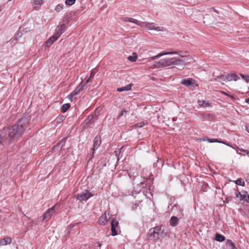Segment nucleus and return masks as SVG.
<instances>
[{
	"instance_id": "nucleus-1",
	"label": "nucleus",
	"mask_w": 249,
	"mask_h": 249,
	"mask_svg": "<svg viewBox=\"0 0 249 249\" xmlns=\"http://www.w3.org/2000/svg\"><path fill=\"white\" fill-rule=\"evenodd\" d=\"M29 124L28 119L22 118L8 129L4 128L2 130V132L6 134L3 136L7 143L14 142L21 139L25 129L27 128Z\"/></svg>"
},
{
	"instance_id": "nucleus-2",
	"label": "nucleus",
	"mask_w": 249,
	"mask_h": 249,
	"mask_svg": "<svg viewBox=\"0 0 249 249\" xmlns=\"http://www.w3.org/2000/svg\"><path fill=\"white\" fill-rule=\"evenodd\" d=\"M167 235V231L164 228L162 229L161 226H156L151 228L147 234V239L155 241H158L160 238H164Z\"/></svg>"
},
{
	"instance_id": "nucleus-3",
	"label": "nucleus",
	"mask_w": 249,
	"mask_h": 249,
	"mask_svg": "<svg viewBox=\"0 0 249 249\" xmlns=\"http://www.w3.org/2000/svg\"><path fill=\"white\" fill-rule=\"evenodd\" d=\"M156 24L155 23H149L147 22H143L139 21L138 26H141V27L145 28L148 30H155L157 31H163L162 27L160 26H156Z\"/></svg>"
},
{
	"instance_id": "nucleus-4",
	"label": "nucleus",
	"mask_w": 249,
	"mask_h": 249,
	"mask_svg": "<svg viewBox=\"0 0 249 249\" xmlns=\"http://www.w3.org/2000/svg\"><path fill=\"white\" fill-rule=\"evenodd\" d=\"M60 205L58 204H55L53 207L48 209L44 214L43 218H49L55 216V214L59 212Z\"/></svg>"
},
{
	"instance_id": "nucleus-5",
	"label": "nucleus",
	"mask_w": 249,
	"mask_h": 249,
	"mask_svg": "<svg viewBox=\"0 0 249 249\" xmlns=\"http://www.w3.org/2000/svg\"><path fill=\"white\" fill-rule=\"evenodd\" d=\"M174 58H167L160 59L158 63L159 67H166L174 65Z\"/></svg>"
},
{
	"instance_id": "nucleus-6",
	"label": "nucleus",
	"mask_w": 249,
	"mask_h": 249,
	"mask_svg": "<svg viewBox=\"0 0 249 249\" xmlns=\"http://www.w3.org/2000/svg\"><path fill=\"white\" fill-rule=\"evenodd\" d=\"M93 195L87 190H84L82 193L78 194L76 195V199L80 201H86L90 197H92Z\"/></svg>"
},
{
	"instance_id": "nucleus-7",
	"label": "nucleus",
	"mask_w": 249,
	"mask_h": 249,
	"mask_svg": "<svg viewBox=\"0 0 249 249\" xmlns=\"http://www.w3.org/2000/svg\"><path fill=\"white\" fill-rule=\"evenodd\" d=\"M171 213L173 214V215L171 216V218H178V216L180 217L183 215L182 210L179 206L177 204L174 205L171 210Z\"/></svg>"
},
{
	"instance_id": "nucleus-8",
	"label": "nucleus",
	"mask_w": 249,
	"mask_h": 249,
	"mask_svg": "<svg viewBox=\"0 0 249 249\" xmlns=\"http://www.w3.org/2000/svg\"><path fill=\"white\" fill-rule=\"evenodd\" d=\"M181 84L189 88H195L198 86L195 80L192 78L183 79L182 80Z\"/></svg>"
},
{
	"instance_id": "nucleus-9",
	"label": "nucleus",
	"mask_w": 249,
	"mask_h": 249,
	"mask_svg": "<svg viewBox=\"0 0 249 249\" xmlns=\"http://www.w3.org/2000/svg\"><path fill=\"white\" fill-rule=\"evenodd\" d=\"M111 235L112 236H115L118 234L117 230L119 228V222L117 219H112L111 222Z\"/></svg>"
},
{
	"instance_id": "nucleus-10",
	"label": "nucleus",
	"mask_w": 249,
	"mask_h": 249,
	"mask_svg": "<svg viewBox=\"0 0 249 249\" xmlns=\"http://www.w3.org/2000/svg\"><path fill=\"white\" fill-rule=\"evenodd\" d=\"M236 197H240V200H243L244 202L249 203V195L246 191H243L242 192H237L235 193Z\"/></svg>"
},
{
	"instance_id": "nucleus-11",
	"label": "nucleus",
	"mask_w": 249,
	"mask_h": 249,
	"mask_svg": "<svg viewBox=\"0 0 249 249\" xmlns=\"http://www.w3.org/2000/svg\"><path fill=\"white\" fill-rule=\"evenodd\" d=\"M65 24L64 23H60L55 30V32L54 33L56 37H59V36L65 32Z\"/></svg>"
},
{
	"instance_id": "nucleus-12",
	"label": "nucleus",
	"mask_w": 249,
	"mask_h": 249,
	"mask_svg": "<svg viewBox=\"0 0 249 249\" xmlns=\"http://www.w3.org/2000/svg\"><path fill=\"white\" fill-rule=\"evenodd\" d=\"M182 59H177L174 58V65H181L184 64L186 62H190L191 58L190 56H182Z\"/></svg>"
},
{
	"instance_id": "nucleus-13",
	"label": "nucleus",
	"mask_w": 249,
	"mask_h": 249,
	"mask_svg": "<svg viewBox=\"0 0 249 249\" xmlns=\"http://www.w3.org/2000/svg\"><path fill=\"white\" fill-rule=\"evenodd\" d=\"M101 143V141L100 136H97L96 137H95L93 140V147L91 149V150L92 151V155H93V154H94L95 150L98 148V147L100 146Z\"/></svg>"
},
{
	"instance_id": "nucleus-14",
	"label": "nucleus",
	"mask_w": 249,
	"mask_h": 249,
	"mask_svg": "<svg viewBox=\"0 0 249 249\" xmlns=\"http://www.w3.org/2000/svg\"><path fill=\"white\" fill-rule=\"evenodd\" d=\"M66 141V139H63L60 141L57 142V143L54 145L53 147V151L61 150L63 147L64 146Z\"/></svg>"
},
{
	"instance_id": "nucleus-15",
	"label": "nucleus",
	"mask_w": 249,
	"mask_h": 249,
	"mask_svg": "<svg viewBox=\"0 0 249 249\" xmlns=\"http://www.w3.org/2000/svg\"><path fill=\"white\" fill-rule=\"evenodd\" d=\"M59 37H56L55 35L54 34L53 36L50 37L45 42V44L46 47L50 46Z\"/></svg>"
},
{
	"instance_id": "nucleus-16",
	"label": "nucleus",
	"mask_w": 249,
	"mask_h": 249,
	"mask_svg": "<svg viewBox=\"0 0 249 249\" xmlns=\"http://www.w3.org/2000/svg\"><path fill=\"white\" fill-rule=\"evenodd\" d=\"M177 52H165V53H160L155 56L151 57V59L152 60H155V59H157L160 58V57H161L163 55H164L177 54Z\"/></svg>"
},
{
	"instance_id": "nucleus-17",
	"label": "nucleus",
	"mask_w": 249,
	"mask_h": 249,
	"mask_svg": "<svg viewBox=\"0 0 249 249\" xmlns=\"http://www.w3.org/2000/svg\"><path fill=\"white\" fill-rule=\"evenodd\" d=\"M121 19L122 21H124V22H130L132 23H134L135 24L138 25L139 23V20H138L136 19L133 18H130L128 17H121Z\"/></svg>"
},
{
	"instance_id": "nucleus-18",
	"label": "nucleus",
	"mask_w": 249,
	"mask_h": 249,
	"mask_svg": "<svg viewBox=\"0 0 249 249\" xmlns=\"http://www.w3.org/2000/svg\"><path fill=\"white\" fill-rule=\"evenodd\" d=\"M94 121V115H91L89 116L84 121L85 124L87 125H89L92 124Z\"/></svg>"
},
{
	"instance_id": "nucleus-19",
	"label": "nucleus",
	"mask_w": 249,
	"mask_h": 249,
	"mask_svg": "<svg viewBox=\"0 0 249 249\" xmlns=\"http://www.w3.org/2000/svg\"><path fill=\"white\" fill-rule=\"evenodd\" d=\"M240 78L235 73H231L227 74V80L229 81H231L232 80L236 81L239 79Z\"/></svg>"
},
{
	"instance_id": "nucleus-20",
	"label": "nucleus",
	"mask_w": 249,
	"mask_h": 249,
	"mask_svg": "<svg viewBox=\"0 0 249 249\" xmlns=\"http://www.w3.org/2000/svg\"><path fill=\"white\" fill-rule=\"evenodd\" d=\"M132 86L133 84H129L126 86L118 88L117 90L119 92H122L123 91H129L131 90Z\"/></svg>"
},
{
	"instance_id": "nucleus-21",
	"label": "nucleus",
	"mask_w": 249,
	"mask_h": 249,
	"mask_svg": "<svg viewBox=\"0 0 249 249\" xmlns=\"http://www.w3.org/2000/svg\"><path fill=\"white\" fill-rule=\"evenodd\" d=\"M4 135H6V133H4L3 132H2L1 130L0 131V147L1 146H3L6 144H7V142L5 141V140L3 136H5Z\"/></svg>"
},
{
	"instance_id": "nucleus-22",
	"label": "nucleus",
	"mask_w": 249,
	"mask_h": 249,
	"mask_svg": "<svg viewBox=\"0 0 249 249\" xmlns=\"http://www.w3.org/2000/svg\"><path fill=\"white\" fill-rule=\"evenodd\" d=\"M12 242V239L9 237H5L3 240L0 241V245L4 246L10 244Z\"/></svg>"
},
{
	"instance_id": "nucleus-23",
	"label": "nucleus",
	"mask_w": 249,
	"mask_h": 249,
	"mask_svg": "<svg viewBox=\"0 0 249 249\" xmlns=\"http://www.w3.org/2000/svg\"><path fill=\"white\" fill-rule=\"evenodd\" d=\"M34 0V7L36 10L38 9V7L43 4L42 0Z\"/></svg>"
},
{
	"instance_id": "nucleus-24",
	"label": "nucleus",
	"mask_w": 249,
	"mask_h": 249,
	"mask_svg": "<svg viewBox=\"0 0 249 249\" xmlns=\"http://www.w3.org/2000/svg\"><path fill=\"white\" fill-rule=\"evenodd\" d=\"M227 74L226 75H221V76H218L216 78H215L214 79L220 82H222L223 81L228 82L229 81L227 80Z\"/></svg>"
},
{
	"instance_id": "nucleus-25",
	"label": "nucleus",
	"mask_w": 249,
	"mask_h": 249,
	"mask_svg": "<svg viewBox=\"0 0 249 249\" xmlns=\"http://www.w3.org/2000/svg\"><path fill=\"white\" fill-rule=\"evenodd\" d=\"M137 55L135 53H133L132 55H130L127 57L128 60L131 62H134L137 59Z\"/></svg>"
},
{
	"instance_id": "nucleus-26",
	"label": "nucleus",
	"mask_w": 249,
	"mask_h": 249,
	"mask_svg": "<svg viewBox=\"0 0 249 249\" xmlns=\"http://www.w3.org/2000/svg\"><path fill=\"white\" fill-rule=\"evenodd\" d=\"M215 239L217 241L222 242L225 239V237L223 235H221L219 233H216L215 234Z\"/></svg>"
},
{
	"instance_id": "nucleus-27",
	"label": "nucleus",
	"mask_w": 249,
	"mask_h": 249,
	"mask_svg": "<svg viewBox=\"0 0 249 249\" xmlns=\"http://www.w3.org/2000/svg\"><path fill=\"white\" fill-rule=\"evenodd\" d=\"M70 107L71 105L69 103L63 105L61 108V112L65 113Z\"/></svg>"
},
{
	"instance_id": "nucleus-28",
	"label": "nucleus",
	"mask_w": 249,
	"mask_h": 249,
	"mask_svg": "<svg viewBox=\"0 0 249 249\" xmlns=\"http://www.w3.org/2000/svg\"><path fill=\"white\" fill-rule=\"evenodd\" d=\"M234 183L238 185H240L242 186H245V182L241 178H238L236 180L234 181Z\"/></svg>"
},
{
	"instance_id": "nucleus-29",
	"label": "nucleus",
	"mask_w": 249,
	"mask_h": 249,
	"mask_svg": "<svg viewBox=\"0 0 249 249\" xmlns=\"http://www.w3.org/2000/svg\"><path fill=\"white\" fill-rule=\"evenodd\" d=\"M170 223L172 226H176L178 223V219H170Z\"/></svg>"
},
{
	"instance_id": "nucleus-30",
	"label": "nucleus",
	"mask_w": 249,
	"mask_h": 249,
	"mask_svg": "<svg viewBox=\"0 0 249 249\" xmlns=\"http://www.w3.org/2000/svg\"><path fill=\"white\" fill-rule=\"evenodd\" d=\"M81 91L76 88L71 94L70 97H73L74 96L78 94Z\"/></svg>"
},
{
	"instance_id": "nucleus-31",
	"label": "nucleus",
	"mask_w": 249,
	"mask_h": 249,
	"mask_svg": "<svg viewBox=\"0 0 249 249\" xmlns=\"http://www.w3.org/2000/svg\"><path fill=\"white\" fill-rule=\"evenodd\" d=\"M81 91L76 88L71 94L70 97H73L74 96L78 94Z\"/></svg>"
},
{
	"instance_id": "nucleus-32",
	"label": "nucleus",
	"mask_w": 249,
	"mask_h": 249,
	"mask_svg": "<svg viewBox=\"0 0 249 249\" xmlns=\"http://www.w3.org/2000/svg\"><path fill=\"white\" fill-rule=\"evenodd\" d=\"M81 91L76 88L71 94L70 97H73L74 96L78 94Z\"/></svg>"
},
{
	"instance_id": "nucleus-33",
	"label": "nucleus",
	"mask_w": 249,
	"mask_h": 249,
	"mask_svg": "<svg viewBox=\"0 0 249 249\" xmlns=\"http://www.w3.org/2000/svg\"><path fill=\"white\" fill-rule=\"evenodd\" d=\"M108 219H99L98 223L100 225H105L107 222Z\"/></svg>"
},
{
	"instance_id": "nucleus-34",
	"label": "nucleus",
	"mask_w": 249,
	"mask_h": 249,
	"mask_svg": "<svg viewBox=\"0 0 249 249\" xmlns=\"http://www.w3.org/2000/svg\"><path fill=\"white\" fill-rule=\"evenodd\" d=\"M85 87V84H84L83 82H81L80 84L76 87V88L78 89L80 91H81L83 90Z\"/></svg>"
},
{
	"instance_id": "nucleus-35",
	"label": "nucleus",
	"mask_w": 249,
	"mask_h": 249,
	"mask_svg": "<svg viewBox=\"0 0 249 249\" xmlns=\"http://www.w3.org/2000/svg\"><path fill=\"white\" fill-rule=\"evenodd\" d=\"M123 148V147H122L121 148L118 149V150L116 151V156L117 157L118 160H120V158H121L120 155V154H121V150Z\"/></svg>"
},
{
	"instance_id": "nucleus-36",
	"label": "nucleus",
	"mask_w": 249,
	"mask_h": 249,
	"mask_svg": "<svg viewBox=\"0 0 249 249\" xmlns=\"http://www.w3.org/2000/svg\"><path fill=\"white\" fill-rule=\"evenodd\" d=\"M63 9V4H58L55 8V10L57 12H60Z\"/></svg>"
},
{
	"instance_id": "nucleus-37",
	"label": "nucleus",
	"mask_w": 249,
	"mask_h": 249,
	"mask_svg": "<svg viewBox=\"0 0 249 249\" xmlns=\"http://www.w3.org/2000/svg\"><path fill=\"white\" fill-rule=\"evenodd\" d=\"M76 0H66L65 3L68 5H72L75 2Z\"/></svg>"
},
{
	"instance_id": "nucleus-38",
	"label": "nucleus",
	"mask_w": 249,
	"mask_h": 249,
	"mask_svg": "<svg viewBox=\"0 0 249 249\" xmlns=\"http://www.w3.org/2000/svg\"><path fill=\"white\" fill-rule=\"evenodd\" d=\"M240 75L242 77V78L247 82H249V76L247 75H244L242 73L240 74Z\"/></svg>"
},
{
	"instance_id": "nucleus-39",
	"label": "nucleus",
	"mask_w": 249,
	"mask_h": 249,
	"mask_svg": "<svg viewBox=\"0 0 249 249\" xmlns=\"http://www.w3.org/2000/svg\"><path fill=\"white\" fill-rule=\"evenodd\" d=\"M145 125V124L144 122H142L138 123L136 124V126L138 128H140V127H142L144 126Z\"/></svg>"
},
{
	"instance_id": "nucleus-40",
	"label": "nucleus",
	"mask_w": 249,
	"mask_h": 249,
	"mask_svg": "<svg viewBox=\"0 0 249 249\" xmlns=\"http://www.w3.org/2000/svg\"><path fill=\"white\" fill-rule=\"evenodd\" d=\"M22 28H19V31L17 33V36L18 37H21L22 35H23V32H22L21 30H22Z\"/></svg>"
},
{
	"instance_id": "nucleus-41",
	"label": "nucleus",
	"mask_w": 249,
	"mask_h": 249,
	"mask_svg": "<svg viewBox=\"0 0 249 249\" xmlns=\"http://www.w3.org/2000/svg\"><path fill=\"white\" fill-rule=\"evenodd\" d=\"M20 28H22L21 31L23 32V34L27 33L30 31V28H24L23 27H20Z\"/></svg>"
},
{
	"instance_id": "nucleus-42",
	"label": "nucleus",
	"mask_w": 249,
	"mask_h": 249,
	"mask_svg": "<svg viewBox=\"0 0 249 249\" xmlns=\"http://www.w3.org/2000/svg\"><path fill=\"white\" fill-rule=\"evenodd\" d=\"M230 246L232 248V249H237L235 247L234 243L231 240L229 241Z\"/></svg>"
},
{
	"instance_id": "nucleus-43",
	"label": "nucleus",
	"mask_w": 249,
	"mask_h": 249,
	"mask_svg": "<svg viewBox=\"0 0 249 249\" xmlns=\"http://www.w3.org/2000/svg\"><path fill=\"white\" fill-rule=\"evenodd\" d=\"M208 140L209 142H219V143H220V141L218 140L217 139H209Z\"/></svg>"
},
{
	"instance_id": "nucleus-44",
	"label": "nucleus",
	"mask_w": 249,
	"mask_h": 249,
	"mask_svg": "<svg viewBox=\"0 0 249 249\" xmlns=\"http://www.w3.org/2000/svg\"><path fill=\"white\" fill-rule=\"evenodd\" d=\"M238 149L240 152L244 153L245 154H246V153H247V152L248 151L247 150H246V149H243V148H239V147H238Z\"/></svg>"
},
{
	"instance_id": "nucleus-45",
	"label": "nucleus",
	"mask_w": 249,
	"mask_h": 249,
	"mask_svg": "<svg viewBox=\"0 0 249 249\" xmlns=\"http://www.w3.org/2000/svg\"><path fill=\"white\" fill-rule=\"evenodd\" d=\"M220 143H223L224 144H225L229 147H232L233 148V147L229 143L226 142H222V141H220Z\"/></svg>"
},
{
	"instance_id": "nucleus-46",
	"label": "nucleus",
	"mask_w": 249,
	"mask_h": 249,
	"mask_svg": "<svg viewBox=\"0 0 249 249\" xmlns=\"http://www.w3.org/2000/svg\"><path fill=\"white\" fill-rule=\"evenodd\" d=\"M95 73H96V71H91V73H90V76H89V77H90V78H92L94 77V75H95Z\"/></svg>"
},
{
	"instance_id": "nucleus-47",
	"label": "nucleus",
	"mask_w": 249,
	"mask_h": 249,
	"mask_svg": "<svg viewBox=\"0 0 249 249\" xmlns=\"http://www.w3.org/2000/svg\"><path fill=\"white\" fill-rule=\"evenodd\" d=\"M198 103L200 106H202L204 105V104L205 103V102L204 100H199Z\"/></svg>"
},
{
	"instance_id": "nucleus-48",
	"label": "nucleus",
	"mask_w": 249,
	"mask_h": 249,
	"mask_svg": "<svg viewBox=\"0 0 249 249\" xmlns=\"http://www.w3.org/2000/svg\"><path fill=\"white\" fill-rule=\"evenodd\" d=\"M126 112V110H122L120 112V114H119V116L118 117V119L120 118L123 115L124 112Z\"/></svg>"
},
{
	"instance_id": "nucleus-49",
	"label": "nucleus",
	"mask_w": 249,
	"mask_h": 249,
	"mask_svg": "<svg viewBox=\"0 0 249 249\" xmlns=\"http://www.w3.org/2000/svg\"><path fill=\"white\" fill-rule=\"evenodd\" d=\"M245 129L248 133H249V124H246Z\"/></svg>"
},
{
	"instance_id": "nucleus-50",
	"label": "nucleus",
	"mask_w": 249,
	"mask_h": 249,
	"mask_svg": "<svg viewBox=\"0 0 249 249\" xmlns=\"http://www.w3.org/2000/svg\"><path fill=\"white\" fill-rule=\"evenodd\" d=\"M90 79H91V78H90V77H89L88 79H87L86 80V82H85V83H84V84H85V86L86 85V84H87V83H88L89 82Z\"/></svg>"
},
{
	"instance_id": "nucleus-51",
	"label": "nucleus",
	"mask_w": 249,
	"mask_h": 249,
	"mask_svg": "<svg viewBox=\"0 0 249 249\" xmlns=\"http://www.w3.org/2000/svg\"><path fill=\"white\" fill-rule=\"evenodd\" d=\"M224 94L230 97H231V98H232L233 97V96L232 95H231V94H227L226 93V92H223Z\"/></svg>"
},
{
	"instance_id": "nucleus-52",
	"label": "nucleus",
	"mask_w": 249,
	"mask_h": 249,
	"mask_svg": "<svg viewBox=\"0 0 249 249\" xmlns=\"http://www.w3.org/2000/svg\"><path fill=\"white\" fill-rule=\"evenodd\" d=\"M139 206L138 205H136V204H134L133 207H132V209L133 210H135L136 209H137V207H138Z\"/></svg>"
},
{
	"instance_id": "nucleus-53",
	"label": "nucleus",
	"mask_w": 249,
	"mask_h": 249,
	"mask_svg": "<svg viewBox=\"0 0 249 249\" xmlns=\"http://www.w3.org/2000/svg\"><path fill=\"white\" fill-rule=\"evenodd\" d=\"M246 181L249 184V175L247 177Z\"/></svg>"
},
{
	"instance_id": "nucleus-54",
	"label": "nucleus",
	"mask_w": 249,
	"mask_h": 249,
	"mask_svg": "<svg viewBox=\"0 0 249 249\" xmlns=\"http://www.w3.org/2000/svg\"><path fill=\"white\" fill-rule=\"evenodd\" d=\"M209 106H210V103H209L207 102V103H205V107H209Z\"/></svg>"
},
{
	"instance_id": "nucleus-55",
	"label": "nucleus",
	"mask_w": 249,
	"mask_h": 249,
	"mask_svg": "<svg viewBox=\"0 0 249 249\" xmlns=\"http://www.w3.org/2000/svg\"><path fill=\"white\" fill-rule=\"evenodd\" d=\"M1 214H2V212L1 211H0V218H1L3 216V215H2Z\"/></svg>"
},
{
	"instance_id": "nucleus-56",
	"label": "nucleus",
	"mask_w": 249,
	"mask_h": 249,
	"mask_svg": "<svg viewBox=\"0 0 249 249\" xmlns=\"http://www.w3.org/2000/svg\"><path fill=\"white\" fill-rule=\"evenodd\" d=\"M246 103L249 104V98H247L246 99Z\"/></svg>"
},
{
	"instance_id": "nucleus-57",
	"label": "nucleus",
	"mask_w": 249,
	"mask_h": 249,
	"mask_svg": "<svg viewBox=\"0 0 249 249\" xmlns=\"http://www.w3.org/2000/svg\"><path fill=\"white\" fill-rule=\"evenodd\" d=\"M210 116V114H207L206 115L205 117H204V118H208Z\"/></svg>"
},
{
	"instance_id": "nucleus-58",
	"label": "nucleus",
	"mask_w": 249,
	"mask_h": 249,
	"mask_svg": "<svg viewBox=\"0 0 249 249\" xmlns=\"http://www.w3.org/2000/svg\"><path fill=\"white\" fill-rule=\"evenodd\" d=\"M70 94L68 96L69 99L71 101L72 100V97H70Z\"/></svg>"
},
{
	"instance_id": "nucleus-59",
	"label": "nucleus",
	"mask_w": 249,
	"mask_h": 249,
	"mask_svg": "<svg viewBox=\"0 0 249 249\" xmlns=\"http://www.w3.org/2000/svg\"><path fill=\"white\" fill-rule=\"evenodd\" d=\"M246 155H248V156H249V151L248 150L247 151V153H246Z\"/></svg>"
},
{
	"instance_id": "nucleus-60",
	"label": "nucleus",
	"mask_w": 249,
	"mask_h": 249,
	"mask_svg": "<svg viewBox=\"0 0 249 249\" xmlns=\"http://www.w3.org/2000/svg\"><path fill=\"white\" fill-rule=\"evenodd\" d=\"M210 11H216V10L215 9H214L213 8L211 9Z\"/></svg>"
},
{
	"instance_id": "nucleus-61",
	"label": "nucleus",
	"mask_w": 249,
	"mask_h": 249,
	"mask_svg": "<svg viewBox=\"0 0 249 249\" xmlns=\"http://www.w3.org/2000/svg\"><path fill=\"white\" fill-rule=\"evenodd\" d=\"M63 119H64V116H61V120H63Z\"/></svg>"
},
{
	"instance_id": "nucleus-62",
	"label": "nucleus",
	"mask_w": 249,
	"mask_h": 249,
	"mask_svg": "<svg viewBox=\"0 0 249 249\" xmlns=\"http://www.w3.org/2000/svg\"><path fill=\"white\" fill-rule=\"evenodd\" d=\"M104 215H105V216H104L105 218H107V215H106V213H104Z\"/></svg>"
}]
</instances>
